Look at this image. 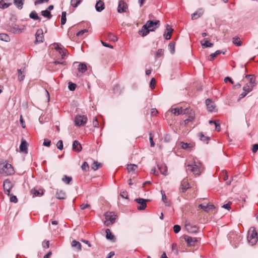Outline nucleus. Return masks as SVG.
Returning a JSON list of instances; mask_svg holds the SVG:
<instances>
[{
  "instance_id": "nucleus-1",
  "label": "nucleus",
  "mask_w": 258,
  "mask_h": 258,
  "mask_svg": "<svg viewBox=\"0 0 258 258\" xmlns=\"http://www.w3.org/2000/svg\"><path fill=\"white\" fill-rule=\"evenodd\" d=\"M159 26V20H148L142 26L141 30H139V34L144 37L148 34L150 32L154 31Z\"/></svg>"
},
{
  "instance_id": "nucleus-2",
  "label": "nucleus",
  "mask_w": 258,
  "mask_h": 258,
  "mask_svg": "<svg viewBox=\"0 0 258 258\" xmlns=\"http://www.w3.org/2000/svg\"><path fill=\"white\" fill-rule=\"evenodd\" d=\"M186 170H189L196 175H200L204 170V167L201 162L195 160L191 164L186 166Z\"/></svg>"
},
{
  "instance_id": "nucleus-3",
  "label": "nucleus",
  "mask_w": 258,
  "mask_h": 258,
  "mask_svg": "<svg viewBox=\"0 0 258 258\" xmlns=\"http://www.w3.org/2000/svg\"><path fill=\"white\" fill-rule=\"evenodd\" d=\"M14 173V170L11 164L7 162L0 163V174L4 176H8Z\"/></svg>"
},
{
  "instance_id": "nucleus-4",
  "label": "nucleus",
  "mask_w": 258,
  "mask_h": 258,
  "mask_svg": "<svg viewBox=\"0 0 258 258\" xmlns=\"http://www.w3.org/2000/svg\"><path fill=\"white\" fill-rule=\"evenodd\" d=\"M104 216L106 219L104 224L106 226H109L115 222L116 215L113 212H106Z\"/></svg>"
},
{
  "instance_id": "nucleus-5",
  "label": "nucleus",
  "mask_w": 258,
  "mask_h": 258,
  "mask_svg": "<svg viewBox=\"0 0 258 258\" xmlns=\"http://www.w3.org/2000/svg\"><path fill=\"white\" fill-rule=\"evenodd\" d=\"M247 240L251 245H254L257 241V234L255 228L249 232L247 235Z\"/></svg>"
},
{
  "instance_id": "nucleus-6",
  "label": "nucleus",
  "mask_w": 258,
  "mask_h": 258,
  "mask_svg": "<svg viewBox=\"0 0 258 258\" xmlns=\"http://www.w3.org/2000/svg\"><path fill=\"white\" fill-rule=\"evenodd\" d=\"M3 186L5 193L10 196V191L14 186V184L9 179H7L4 181Z\"/></svg>"
},
{
  "instance_id": "nucleus-7",
  "label": "nucleus",
  "mask_w": 258,
  "mask_h": 258,
  "mask_svg": "<svg viewBox=\"0 0 258 258\" xmlns=\"http://www.w3.org/2000/svg\"><path fill=\"white\" fill-rule=\"evenodd\" d=\"M150 200L148 199H144L142 198H137L135 200L139 205L137 206L138 210L141 211L144 210L147 207V202H149Z\"/></svg>"
},
{
  "instance_id": "nucleus-8",
  "label": "nucleus",
  "mask_w": 258,
  "mask_h": 258,
  "mask_svg": "<svg viewBox=\"0 0 258 258\" xmlns=\"http://www.w3.org/2000/svg\"><path fill=\"white\" fill-rule=\"evenodd\" d=\"M87 121V117L85 115H77L75 117V125L80 126L85 124Z\"/></svg>"
},
{
  "instance_id": "nucleus-9",
  "label": "nucleus",
  "mask_w": 258,
  "mask_h": 258,
  "mask_svg": "<svg viewBox=\"0 0 258 258\" xmlns=\"http://www.w3.org/2000/svg\"><path fill=\"white\" fill-rule=\"evenodd\" d=\"M207 109L209 112H216L217 109L214 102L211 99H207L205 101Z\"/></svg>"
},
{
  "instance_id": "nucleus-10",
  "label": "nucleus",
  "mask_w": 258,
  "mask_h": 258,
  "mask_svg": "<svg viewBox=\"0 0 258 258\" xmlns=\"http://www.w3.org/2000/svg\"><path fill=\"white\" fill-rule=\"evenodd\" d=\"M171 111L172 113H173L175 115H178L180 114H186L188 113L189 108H186L185 109H183L182 107L181 108H175L171 109Z\"/></svg>"
},
{
  "instance_id": "nucleus-11",
  "label": "nucleus",
  "mask_w": 258,
  "mask_h": 258,
  "mask_svg": "<svg viewBox=\"0 0 258 258\" xmlns=\"http://www.w3.org/2000/svg\"><path fill=\"white\" fill-rule=\"evenodd\" d=\"M36 43H42L44 40L43 32L42 29H38L35 33Z\"/></svg>"
},
{
  "instance_id": "nucleus-12",
  "label": "nucleus",
  "mask_w": 258,
  "mask_h": 258,
  "mask_svg": "<svg viewBox=\"0 0 258 258\" xmlns=\"http://www.w3.org/2000/svg\"><path fill=\"white\" fill-rule=\"evenodd\" d=\"M245 78L248 79V82L246 84L249 86H252L253 88L255 85V77L253 75H245Z\"/></svg>"
},
{
  "instance_id": "nucleus-13",
  "label": "nucleus",
  "mask_w": 258,
  "mask_h": 258,
  "mask_svg": "<svg viewBox=\"0 0 258 258\" xmlns=\"http://www.w3.org/2000/svg\"><path fill=\"white\" fill-rule=\"evenodd\" d=\"M127 8V4L123 1H119L117 8V12L119 13L125 12Z\"/></svg>"
},
{
  "instance_id": "nucleus-14",
  "label": "nucleus",
  "mask_w": 258,
  "mask_h": 258,
  "mask_svg": "<svg viewBox=\"0 0 258 258\" xmlns=\"http://www.w3.org/2000/svg\"><path fill=\"white\" fill-rule=\"evenodd\" d=\"M198 207L203 209L206 212H209V211H212L215 208V206L213 204H207L206 205H204V204H200L199 205Z\"/></svg>"
},
{
  "instance_id": "nucleus-15",
  "label": "nucleus",
  "mask_w": 258,
  "mask_h": 258,
  "mask_svg": "<svg viewBox=\"0 0 258 258\" xmlns=\"http://www.w3.org/2000/svg\"><path fill=\"white\" fill-rule=\"evenodd\" d=\"M173 31V29L169 25H167L166 32L164 34V36L166 40H169L171 38V34Z\"/></svg>"
},
{
  "instance_id": "nucleus-16",
  "label": "nucleus",
  "mask_w": 258,
  "mask_h": 258,
  "mask_svg": "<svg viewBox=\"0 0 258 258\" xmlns=\"http://www.w3.org/2000/svg\"><path fill=\"white\" fill-rule=\"evenodd\" d=\"M185 228L186 230L190 233H196L199 230V228L196 226H192L190 223H186L185 224Z\"/></svg>"
},
{
  "instance_id": "nucleus-17",
  "label": "nucleus",
  "mask_w": 258,
  "mask_h": 258,
  "mask_svg": "<svg viewBox=\"0 0 258 258\" xmlns=\"http://www.w3.org/2000/svg\"><path fill=\"white\" fill-rule=\"evenodd\" d=\"M184 239L187 243L190 246L194 245L195 243L198 241L197 238H193L187 235H185Z\"/></svg>"
},
{
  "instance_id": "nucleus-18",
  "label": "nucleus",
  "mask_w": 258,
  "mask_h": 258,
  "mask_svg": "<svg viewBox=\"0 0 258 258\" xmlns=\"http://www.w3.org/2000/svg\"><path fill=\"white\" fill-rule=\"evenodd\" d=\"M28 144L27 142L24 140L22 139L21 143L20 146V152H23L24 153H28V149H27Z\"/></svg>"
},
{
  "instance_id": "nucleus-19",
  "label": "nucleus",
  "mask_w": 258,
  "mask_h": 258,
  "mask_svg": "<svg viewBox=\"0 0 258 258\" xmlns=\"http://www.w3.org/2000/svg\"><path fill=\"white\" fill-rule=\"evenodd\" d=\"M105 8L104 3L101 1L99 0L97 2L95 5V9L97 12H101Z\"/></svg>"
},
{
  "instance_id": "nucleus-20",
  "label": "nucleus",
  "mask_w": 258,
  "mask_h": 258,
  "mask_svg": "<svg viewBox=\"0 0 258 258\" xmlns=\"http://www.w3.org/2000/svg\"><path fill=\"white\" fill-rule=\"evenodd\" d=\"M188 117L184 120L185 124H187L190 121H192L195 118V113L193 110L189 108Z\"/></svg>"
},
{
  "instance_id": "nucleus-21",
  "label": "nucleus",
  "mask_w": 258,
  "mask_h": 258,
  "mask_svg": "<svg viewBox=\"0 0 258 258\" xmlns=\"http://www.w3.org/2000/svg\"><path fill=\"white\" fill-rule=\"evenodd\" d=\"M72 148L74 151H76L77 152H80V151H81L82 149L81 144L79 143V141L77 140H75L73 142Z\"/></svg>"
},
{
  "instance_id": "nucleus-22",
  "label": "nucleus",
  "mask_w": 258,
  "mask_h": 258,
  "mask_svg": "<svg viewBox=\"0 0 258 258\" xmlns=\"http://www.w3.org/2000/svg\"><path fill=\"white\" fill-rule=\"evenodd\" d=\"M189 187H189V183L187 182V180H186L185 179H183L181 181V191L182 192H184Z\"/></svg>"
},
{
  "instance_id": "nucleus-23",
  "label": "nucleus",
  "mask_w": 258,
  "mask_h": 258,
  "mask_svg": "<svg viewBox=\"0 0 258 258\" xmlns=\"http://www.w3.org/2000/svg\"><path fill=\"white\" fill-rule=\"evenodd\" d=\"M56 198L59 200H63L66 198V192L62 190H57L56 193Z\"/></svg>"
},
{
  "instance_id": "nucleus-24",
  "label": "nucleus",
  "mask_w": 258,
  "mask_h": 258,
  "mask_svg": "<svg viewBox=\"0 0 258 258\" xmlns=\"http://www.w3.org/2000/svg\"><path fill=\"white\" fill-rule=\"evenodd\" d=\"M221 53H222L223 54H225V52L223 51V52H222L221 50H218L217 51H216L214 53H213L212 54H211L209 56H208V59L210 61H212L214 59V58L219 54H221Z\"/></svg>"
},
{
  "instance_id": "nucleus-25",
  "label": "nucleus",
  "mask_w": 258,
  "mask_h": 258,
  "mask_svg": "<svg viewBox=\"0 0 258 258\" xmlns=\"http://www.w3.org/2000/svg\"><path fill=\"white\" fill-rule=\"evenodd\" d=\"M158 167L162 174L164 175L167 174V167L165 164L158 165Z\"/></svg>"
},
{
  "instance_id": "nucleus-26",
  "label": "nucleus",
  "mask_w": 258,
  "mask_h": 258,
  "mask_svg": "<svg viewBox=\"0 0 258 258\" xmlns=\"http://www.w3.org/2000/svg\"><path fill=\"white\" fill-rule=\"evenodd\" d=\"M201 44L203 48L211 47L214 45L213 43L209 42L207 39H204L203 41H201Z\"/></svg>"
},
{
  "instance_id": "nucleus-27",
  "label": "nucleus",
  "mask_w": 258,
  "mask_h": 258,
  "mask_svg": "<svg viewBox=\"0 0 258 258\" xmlns=\"http://www.w3.org/2000/svg\"><path fill=\"white\" fill-rule=\"evenodd\" d=\"M199 137L200 140L207 144H208L210 140V138L205 136L203 132H201L199 134Z\"/></svg>"
},
{
  "instance_id": "nucleus-28",
  "label": "nucleus",
  "mask_w": 258,
  "mask_h": 258,
  "mask_svg": "<svg viewBox=\"0 0 258 258\" xmlns=\"http://www.w3.org/2000/svg\"><path fill=\"white\" fill-rule=\"evenodd\" d=\"M106 232V238L107 239L112 240V241H115V238L114 236L111 233L110 230L109 229H107L105 230Z\"/></svg>"
},
{
  "instance_id": "nucleus-29",
  "label": "nucleus",
  "mask_w": 258,
  "mask_h": 258,
  "mask_svg": "<svg viewBox=\"0 0 258 258\" xmlns=\"http://www.w3.org/2000/svg\"><path fill=\"white\" fill-rule=\"evenodd\" d=\"M31 194L34 195L35 196H41L44 194L43 190L41 189H39V190L36 189L35 188H33L31 190Z\"/></svg>"
},
{
  "instance_id": "nucleus-30",
  "label": "nucleus",
  "mask_w": 258,
  "mask_h": 258,
  "mask_svg": "<svg viewBox=\"0 0 258 258\" xmlns=\"http://www.w3.org/2000/svg\"><path fill=\"white\" fill-rule=\"evenodd\" d=\"M29 17L31 19L34 20H39L40 21L41 18L38 16L36 11H33L29 14Z\"/></svg>"
},
{
  "instance_id": "nucleus-31",
  "label": "nucleus",
  "mask_w": 258,
  "mask_h": 258,
  "mask_svg": "<svg viewBox=\"0 0 258 258\" xmlns=\"http://www.w3.org/2000/svg\"><path fill=\"white\" fill-rule=\"evenodd\" d=\"M203 13V12L202 10H200L198 11H197L195 13H194L191 15V19L192 20H196L201 17Z\"/></svg>"
},
{
  "instance_id": "nucleus-32",
  "label": "nucleus",
  "mask_w": 258,
  "mask_h": 258,
  "mask_svg": "<svg viewBox=\"0 0 258 258\" xmlns=\"http://www.w3.org/2000/svg\"><path fill=\"white\" fill-rule=\"evenodd\" d=\"M18 73V80L20 82L23 81L25 77V74L24 72H23L21 69H18L17 70Z\"/></svg>"
},
{
  "instance_id": "nucleus-33",
  "label": "nucleus",
  "mask_w": 258,
  "mask_h": 258,
  "mask_svg": "<svg viewBox=\"0 0 258 258\" xmlns=\"http://www.w3.org/2000/svg\"><path fill=\"white\" fill-rule=\"evenodd\" d=\"M72 246L76 247L78 250H81L82 248L81 244L76 240L72 241L71 243Z\"/></svg>"
},
{
  "instance_id": "nucleus-34",
  "label": "nucleus",
  "mask_w": 258,
  "mask_h": 258,
  "mask_svg": "<svg viewBox=\"0 0 258 258\" xmlns=\"http://www.w3.org/2000/svg\"><path fill=\"white\" fill-rule=\"evenodd\" d=\"M14 3L19 10L23 8L24 0H14Z\"/></svg>"
},
{
  "instance_id": "nucleus-35",
  "label": "nucleus",
  "mask_w": 258,
  "mask_h": 258,
  "mask_svg": "<svg viewBox=\"0 0 258 258\" xmlns=\"http://www.w3.org/2000/svg\"><path fill=\"white\" fill-rule=\"evenodd\" d=\"M41 14L43 17L47 18L48 19H50L52 17L51 13L47 10L42 11Z\"/></svg>"
},
{
  "instance_id": "nucleus-36",
  "label": "nucleus",
  "mask_w": 258,
  "mask_h": 258,
  "mask_svg": "<svg viewBox=\"0 0 258 258\" xmlns=\"http://www.w3.org/2000/svg\"><path fill=\"white\" fill-rule=\"evenodd\" d=\"M138 168V166L134 164L127 165V169L129 172H134Z\"/></svg>"
},
{
  "instance_id": "nucleus-37",
  "label": "nucleus",
  "mask_w": 258,
  "mask_h": 258,
  "mask_svg": "<svg viewBox=\"0 0 258 258\" xmlns=\"http://www.w3.org/2000/svg\"><path fill=\"white\" fill-rule=\"evenodd\" d=\"M161 194L162 195V200L165 203V205L166 206H170V203L167 200L166 196L164 191L161 190Z\"/></svg>"
},
{
  "instance_id": "nucleus-38",
  "label": "nucleus",
  "mask_w": 258,
  "mask_h": 258,
  "mask_svg": "<svg viewBox=\"0 0 258 258\" xmlns=\"http://www.w3.org/2000/svg\"><path fill=\"white\" fill-rule=\"evenodd\" d=\"M181 148L183 149L186 150L188 151H190L191 150L192 146L190 144L185 143L183 142H181Z\"/></svg>"
},
{
  "instance_id": "nucleus-39",
  "label": "nucleus",
  "mask_w": 258,
  "mask_h": 258,
  "mask_svg": "<svg viewBox=\"0 0 258 258\" xmlns=\"http://www.w3.org/2000/svg\"><path fill=\"white\" fill-rule=\"evenodd\" d=\"M12 5V3H5L3 0H0V8L2 9H5Z\"/></svg>"
},
{
  "instance_id": "nucleus-40",
  "label": "nucleus",
  "mask_w": 258,
  "mask_h": 258,
  "mask_svg": "<svg viewBox=\"0 0 258 258\" xmlns=\"http://www.w3.org/2000/svg\"><path fill=\"white\" fill-rule=\"evenodd\" d=\"M79 72L84 73L87 70V66L84 63H80L78 68Z\"/></svg>"
},
{
  "instance_id": "nucleus-41",
  "label": "nucleus",
  "mask_w": 258,
  "mask_h": 258,
  "mask_svg": "<svg viewBox=\"0 0 258 258\" xmlns=\"http://www.w3.org/2000/svg\"><path fill=\"white\" fill-rule=\"evenodd\" d=\"M0 40L5 42H9L10 41V38L8 35L5 33H1L0 34Z\"/></svg>"
},
{
  "instance_id": "nucleus-42",
  "label": "nucleus",
  "mask_w": 258,
  "mask_h": 258,
  "mask_svg": "<svg viewBox=\"0 0 258 258\" xmlns=\"http://www.w3.org/2000/svg\"><path fill=\"white\" fill-rule=\"evenodd\" d=\"M62 181L65 183L69 184L72 181V177L71 176H68L66 175H64L62 178Z\"/></svg>"
},
{
  "instance_id": "nucleus-43",
  "label": "nucleus",
  "mask_w": 258,
  "mask_h": 258,
  "mask_svg": "<svg viewBox=\"0 0 258 258\" xmlns=\"http://www.w3.org/2000/svg\"><path fill=\"white\" fill-rule=\"evenodd\" d=\"M67 13L65 11H63L61 13V24L62 25H64L66 23L67 18H66Z\"/></svg>"
},
{
  "instance_id": "nucleus-44",
  "label": "nucleus",
  "mask_w": 258,
  "mask_h": 258,
  "mask_svg": "<svg viewBox=\"0 0 258 258\" xmlns=\"http://www.w3.org/2000/svg\"><path fill=\"white\" fill-rule=\"evenodd\" d=\"M175 43L174 42H171L168 44V47L171 54H173L175 52Z\"/></svg>"
},
{
  "instance_id": "nucleus-45",
  "label": "nucleus",
  "mask_w": 258,
  "mask_h": 258,
  "mask_svg": "<svg viewBox=\"0 0 258 258\" xmlns=\"http://www.w3.org/2000/svg\"><path fill=\"white\" fill-rule=\"evenodd\" d=\"M253 88H252V86L245 84L243 87V90L248 93L249 92H251Z\"/></svg>"
},
{
  "instance_id": "nucleus-46",
  "label": "nucleus",
  "mask_w": 258,
  "mask_h": 258,
  "mask_svg": "<svg viewBox=\"0 0 258 258\" xmlns=\"http://www.w3.org/2000/svg\"><path fill=\"white\" fill-rule=\"evenodd\" d=\"M101 164L98 163L97 161H94L92 165V169L94 170H97L100 167H101Z\"/></svg>"
},
{
  "instance_id": "nucleus-47",
  "label": "nucleus",
  "mask_w": 258,
  "mask_h": 258,
  "mask_svg": "<svg viewBox=\"0 0 258 258\" xmlns=\"http://www.w3.org/2000/svg\"><path fill=\"white\" fill-rule=\"evenodd\" d=\"M82 0H71V5L72 7L76 8L81 3Z\"/></svg>"
},
{
  "instance_id": "nucleus-48",
  "label": "nucleus",
  "mask_w": 258,
  "mask_h": 258,
  "mask_svg": "<svg viewBox=\"0 0 258 258\" xmlns=\"http://www.w3.org/2000/svg\"><path fill=\"white\" fill-rule=\"evenodd\" d=\"M233 43L237 46H241L242 42L240 39L238 37H234L233 38Z\"/></svg>"
},
{
  "instance_id": "nucleus-49",
  "label": "nucleus",
  "mask_w": 258,
  "mask_h": 258,
  "mask_svg": "<svg viewBox=\"0 0 258 258\" xmlns=\"http://www.w3.org/2000/svg\"><path fill=\"white\" fill-rule=\"evenodd\" d=\"M23 29L19 28L18 26L15 25L12 28V31L14 33H20L22 32Z\"/></svg>"
},
{
  "instance_id": "nucleus-50",
  "label": "nucleus",
  "mask_w": 258,
  "mask_h": 258,
  "mask_svg": "<svg viewBox=\"0 0 258 258\" xmlns=\"http://www.w3.org/2000/svg\"><path fill=\"white\" fill-rule=\"evenodd\" d=\"M53 46L54 47V49L57 51L60 54H61V52H63V49L59 46L58 43H54Z\"/></svg>"
},
{
  "instance_id": "nucleus-51",
  "label": "nucleus",
  "mask_w": 258,
  "mask_h": 258,
  "mask_svg": "<svg viewBox=\"0 0 258 258\" xmlns=\"http://www.w3.org/2000/svg\"><path fill=\"white\" fill-rule=\"evenodd\" d=\"M76 87H77V85L76 84L72 83V82L69 83L68 88L70 91H74L76 89Z\"/></svg>"
},
{
  "instance_id": "nucleus-52",
  "label": "nucleus",
  "mask_w": 258,
  "mask_h": 258,
  "mask_svg": "<svg viewBox=\"0 0 258 258\" xmlns=\"http://www.w3.org/2000/svg\"><path fill=\"white\" fill-rule=\"evenodd\" d=\"M57 148L59 150H62L63 148V142L62 140H59L56 144Z\"/></svg>"
},
{
  "instance_id": "nucleus-53",
  "label": "nucleus",
  "mask_w": 258,
  "mask_h": 258,
  "mask_svg": "<svg viewBox=\"0 0 258 258\" xmlns=\"http://www.w3.org/2000/svg\"><path fill=\"white\" fill-rule=\"evenodd\" d=\"M120 196L125 199H128V194L127 191L125 190L121 191Z\"/></svg>"
},
{
  "instance_id": "nucleus-54",
  "label": "nucleus",
  "mask_w": 258,
  "mask_h": 258,
  "mask_svg": "<svg viewBox=\"0 0 258 258\" xmlns=\"http://www.w3.org/2000/svg\"><path fill=\"white\" fill-rule=\"evenodd\" d=\"M81 168L83 171H87L89 168V165L86 162H84L81 166Z\"/></svg>"
},
{
  "instance_id": "nucleus-55",
  "label": "nucleus",
  "mask_w": 258,
  "mask_h": 258,
  "mask_svg": "<svg viewBox=\"0 0 258 258\" xmlns=\"http://www.w3.org/2000/svg\"><path fill=\"white\" fill-rule=\"evenodd\" d=\"M164 54V50L163 49H159L156 52V55L157 57L162 56Z\"/></svg>"
},
{
  "instance_id": "nucleus-56",
  "label": "nucleus",
  "mask_w": 258,
  "mask_h": 258,
  "mask_svg": "<svg viewBox=\"0 0 258 258\" xmlns=\"http://www.w3.org/2000/svg\"><path fill=\"white\" fill-rule=\"evenodd\" d=\"M108 37L113 42H116L118 40L117 37L116 36H115L113 34H112V33H109L108 34Z\"/></svg>"
},
{
  "instance_id": "nucleus-57",
  "label": "nucleus",
  "mask_w": 258,
  "mask_h": 258,
  "mask_svg": "<svg viewBox=\"0 0 258 258\" xmlns=\"http://www.w3.org/2000/svg\"><path fill=\"white\" fill-rule=\"evenodd\" d=\"M156 84V80L154 78H152L150 82V87L153 89L155 88Z\"/></svg>"
},
{
  "instance_id": "nucleus-58",
  "label": "nucleus",
  "mask_w": 258,
  "mask_h": 258,
  "mask_svg": "<svg viewBox=\"0 0 258 258\" xmlns=\"http://www.w3.org/2000/svg\"><path fill=\"white\" fill-rule=\"evenodd\" d=\"M88 31V29H85L79 31L77 34V36H80L83 35L84 33H87Z\"/></svg>"
},
{
  "instance_id": "nucleus-59",
  "label": "nucleus",
  "mask_w": 258,
  "mask_h": 258,
  "mask_svg": "<svg viewBox=\"0 0 258 258\" xmlns=\"http://www.w3.org/2000/svg\"><path fill=\"white\" fill-rule=\"evenodd\" d=\"M180 229L181 227L178 225H175L173 226V230L175 233H178L180 231Z\"/></svg>"
},
{
  "instance_id": "nucleus-60",
  "label": "nucleus",
  "mask_w": 258,
  "mask_h": 258,
  "mask_svg": "<svg viewBox=\"0 0 258 258\" xmlns=\"http://www.w3.org/2000/svg\"><path fill=\"white\" fill-rule=\"evenodd\" d=\"M149 136H150L149 140H150V145L151 147H154L155 146V143L153 142V136H152L151 133H150L149 134Z\"/></svg>"
},
{
  "instance_id": "nucleus-61",
  "label": "nucleus",
  "mask_w": 258,
  "mask_h": 258,
  "mask_svg": "<svg viewBox=\"0 0 258 258\" xmlns=\"http://www.w3.org/2000/svg\"><path fill=\"white\" fill-rule=\"evenodd\" d=\"M10 201L14 203H17L18 202V199L16 196L12 195L10 197Z\"/></svg>"
},
{
  "instance_id": "nucleus-62",
  "label": "nucleus",
  "mask_w": 258,
  "mask_h": 258,
  "mask_svg": "<svg viewBox=\"0 0 258 258\" xmlns=\"http://www.w3.org/2000/svg\"><path fill=\"white\" fill-rule=\"evenodd\" d=\"M51 144V141L48 139H44L43 145L46 147H49Z\"/></svg>"
},
{
  "instance_id": "nucleus-63",
  "label": "nucleus",
  "mask_w": 258,
  "mask_h": 258,
  "mask_svg": "<svg viewBox=\"0 0 258 258\" xmlns=\"http://www.w3.org/2000/svg\"><path fill=\"white\" fill-rule=\"evenodd\" d=\"M90 207H91V206L89 204H82L80 206V208H81V210H84V209H86L87 208H90Z\"/></svg>"
},
{
  "instance_id": "nucleus-64",
  "label": "nucleus",
  "mask_w": 258,
  "mask_h": 258,
  "mask_svg": "<svg viewBox=\"0 0 258 258\" xmlns=\"http://www.w3.org/2000/svg\"><path fill=\"white\" fill-rule=\"evenodd\" d=\"M258 150V144H255L252 146V152L255 153Z\"/></svg>"
}]
</instances>
